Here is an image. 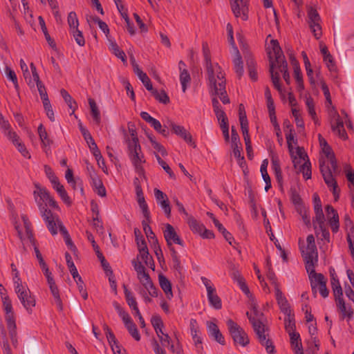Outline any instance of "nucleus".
<instances>
[{
	"mask_svg": "<svg viewBox=\"0 0 354 354\" xmlns=\"http://www.w3.org/2000/svg\"><path fill=\"white\" fill-rule=\"evenodd\" d=\"M270 44L272 46V53L274 55V59H273V57L271 55V52L269 51L268 57H269V62H270V68L269 71L271 76V80L274 88L279 91H281V85L280 83V77L278 72L274 71L275 68H278V69L283 73V78L287 84H290V77L289 72L288 71V63L285 59V56L282 51L281 48L279 46V43L277 39H271Z\"/></svg>",
	"mask_w": 354,
	"mask_h": 354,
	"instance_id": "1",
	"label": "nucleus"
},
{
	"mask_svg": "<svg viewBox=\"0 0 354 354\" xmlns=\"http://www.w3.org/2000/svg\"><path fill=\"white\" fill-rule=\"evenodd\" d=\"M226 324L235 346L239 345L245 347L250 344V339L247 333L237 323L229 319L226 322Z\"/></svg>",
	"mask_w": 354,
	"mask_h": 354,
	"instance_id": "2",
	"label": "nucleus"
},
{
	"mask_svg": "<svg viewBox=\"0 0 354 354\" xmlns=\"http://www.w3.org/2000/svg\"><path fill=\"white\" fill-rule=\"evenodd\" d=\"M319 168L325 183L333 192L335 201H337L339 198L340 189L330 168L328 166H326L324 162L319 163Z\"/></svg>",
	"mask_w": 354,
	"mask_h": 354,
	"instance_id": "3",
	"label": "nucleus"
},
{
	"mask_svg": "<svg viewBox=\"0 0 354 354\" xmlns=\"http://www.w3.org/2000/svg\"><path fill=\"white\" fill-rule=\"evenodd\" d=\"M206 69L209 80V86L211 89H213L216 93H217L218 84L216 83V76L220 82L225 80L224 74L221 71V68L218 64L213 65L212 62H209V63H206Z\"/></svg>",
	"mask_w": 354,
	"mask_h": 354,
	"instance_id": "4",
	"label": "nucleus"
},
{
	"mask_svg": "<svg viewBox=\"0 0 354 354\" xmlns=\"http://www.w3.org/2000/svg\"><path fill=\"white\" fill-rule=\"evenodd\" d=\"M128 147V154L131 162H136L138 161L145 162L143 153L141 151V147L139 142L135 141H130L128 138L126 140Z\"/></svg>",
	"mask_w": 354,
	"mask_h": 354,
	"instance_id": "5",
	"label": "nucleus"
},
{
	"mask_svg": "<svg viewBox=\"0 0 354 354\" xmlns=\"http://www.w3.org/2000/svg\"><path fill=\"white\" fill-rule=\"evenodd\" d=\"M35 186L37 189L33 192L35 198L37 195L40 198V201L47 203V205L54 209L59 208L57 201L50 196V192L45 187H40L39 184H35Z\"/></svg>",
	"mask_w": 354,
	"mask_h": 354,
	"instance_id": "6",
	"label": "nucleus"
},
{
	"mask_svg": "<svg viewBox=\"0 0 354 354\" xmlns=\"http://www.w3.org/2000/svg\"><path fill=\"white\" fill-rule=\"evenodd\" d=\"M254 325V332L257 335L258 339L260 344L265 346L266 350L268 354H276L275 347L273 344V342L269 338H266V335H265L266 329H259L261 326L259 325Z\"/></svg>",
	"mask_w": 354,
	"mask_h": 354,
	"instance_id": "7",
	"label": "nucleus"
},
{
	"mask_svg": "<svg viewBox=\"0 0 354 354\" xmlns=\"http://www.w3.org/2000/svg\"><path fill=\"white\" fill-rule=\"evenodd\" d=\"M154 196L158 205H159L163 209L165 216L167 218H169L171 216V206L167 194H165L161 190L155 188Z\"/></svg>",
	"mask_w": 354,
	"mask_h": 354,
	"instance_id": "8",
	"label": "nucleus"
},
{
	"mask_svg": "<svg viewBox=\"0 0 354 354\" xmlns=\"http://www.w3.org/2000/svg\"><path fill=\"white\" fill-rule=\"evenodd\" d=\"M17 297L28 313H31L36 301L35 297L31 295L30 290L20 292Z\"/></svg>",
	"mask_w": 354,
	"mask_h": 354,
	"instance_id": "9",
	"label": "nucleus"
},
{
	"mask_svg": "<svg viewBox=\"0 0 354 354\" xmlns=\"http://www.w3.org/2000/svg\"><path fill=\"white\" fill-rule=\"evenodd\" d=\"M325 211L328 216L332 232L333 233H337L339 227V215L337 212L330 205H327L325 207Z\"/></svg>",
	"mask_w": 354,
	"mask_h": 354,
	"instance_id": "10",
	"label": "nucleus"
},
{
	"mask_svg": "<svg viewBox=\"0 0 354 354\" xmlns=\"http://www.w3.org/2000/svg\"><path fill=\"white\" fill-rule=\"evenodd\" d=\"M164 237L167 241V245H172L173 243H176L183 246V241L177 234L174 227L169 223L166 224L165 225V230H164Z\"/></svg>",
	"mask_w": 354,
	"mask_h": 354,
	"instance_id": "11",
	"label": "nucleus"
},
{
	"mask_svg": "<svg viewBox=\"0 0 354 354\" xmlns=\"http://www.w3.org/2000/svg\"><path fill=\"white\" fill-rule=\"evenodd\" d=\"M79 128L92 153L99 156L100 149L90 132L81 123L79 124Z\"/></svg>",
	"mask_w": 354,
	"mask_h": 354,
	"instance_id": "12",
	"label": "nucleus"
},
{
	"mask_svg": "<svg viewBox=\"0 0 354 354\" xmlns=\"http://www.w3.org/2000/svg\"><path fill=\"white\" fill-rule=\"evenodd\" d=\"M207 325L209 335L220 344L225 345V337L220 331L218 326L212 322H207Z\"/></svg>",
	"mask_w": 354,
	"mask_h": 354,
	"instance_id": "13",
	"label": "nucleus"
},
{
	"mask_svg": "<svg viewBox=\"0 0 354 354\" xmlns=\"http://www.w3.org/2000/svg\"><path fill=\"white\" fill-rule=\"evenodd\" d=\"M139 257H137L136 259H133L131 261V263L134 268V270L137 272L138 278L140 280V283H143V281H147L150 278L149 274L146 272L145 267L142 264L140 261L138 260Z\"/></svg>",
	"mask_w": 354,
	"mask_h": 354,
	"instance_id": "14",
	"label": "nucleus"
},
{
	"mask_svg": "<svg viewBox=\"0 0 354 354\" xmlns=\"http://www.w3.org/2000/svg\"><path fill=\"white\" fill-rule=\"evenodd\" d=\"M231 133L232 148L233 149V153L235 158H241V152L242 151V148L239 147V145H241L240 138L236 129L233 126L232 127Z\"/></svg>",
	"mask_w": 354,
	"mask_h": 354,
	"instance_id": "15",
	"label": "nucleus"
},
{
	"mask_svg": "<svg viewBox=\"0 0 354 354\" xmlns=\"http://www.w3.org/2000/svg\"><path fill=\"white\" fill-rule=\"evenodd\" d=\"M245 58L246 59V65L249 76L252 81L256 82L258 80L256 62L250 53L245 55Z\"/></svg>",
	"mask_w": 354,
	"mask_h": 354,
	"instance_id": "16",
	"label": "nucleus"
},
{
	"mask_svg": "<svg viewBox=\"0 0 354 354\" xmlns=\"http://www.w3.org/2000/svg\"><path fill=\"white\" fill-rule=\"evenodd\" d=\"M290 339V344L295 354H304L300 335L297 332L288 333Z\"/></svg>",
	"mask_w": 354,
	"mask_h": 354,
	"instance_id": "17",
	"label": "nucleus"
},
{
	"mask_svg": "<svg viewBox=\"0 0 354 354\" xmlns=\"http://www.w3.org/2000/svg\"><path fill=\"white\" fill-rule=\"evenodd\" d=\"M275 297L281 311L284 314L290 313L291 310L290 304L279 288H276Z\"/></svg>",
	"mask_w": 354,
	"mask_h": 354,
	"instance_id": "18",
	"label": "nucleus"
},
{
	"mask_svg": "<svg viewBox=\"0 0 354 354\" xmlns=\"http://www.w3.org/2000/svg\"><path fill=\"white\" fill-rule=\"evenodd\" d=\"M172 132L182 138L187 143L191 145L194 148L196 147L195 142L192 140V135L188 133L183 126L176 124Z\"/></svg>",
	"mask_w": 354,
	"mask_h": 354,
	"instance_id": "19",
	"label": "nucleus"
},
{
	"mask_svg": "<svg viewBox=\"0 0 354 354\" xmlns=\"http://www.w3.org/2000/svg\"><path fill=\"white\" fill-rule=\"evenodd\" d=\"M306 261V269L309 274V279H316L318 274H322V273H317L315 270V264L313 260L315 259V254H305Z\"/></svg>",
	"mask_w": 354,
	"mask_h": 354,
	"instance_id": "20",
	"label": "nucleus"
},
{
	"mask_svg": "<svg viewBox=\"0 0 354 354\" xmlns=\"http://www.w3.org/2000/svg\"><path fill=\"white\" fill-rule=\"evenodd\" d=\"M4 310L6 312V323L15 322V314L12 309V302L8 296L2 298Z\"/></svg>",
	"mask_w": 354,
	"mask_h": 354,
	"instance_id": "21",
	"label": "nucleus"
},
{
	"mask_svg": "<svg viewBox=\"0 0 354 354\" xmlns=\"http://www.w3.org/2000/svg\"><path fill=\"white\" fill-rule=\"evenodd\" d=\"M159 284L162 290L165 293L167 298L171 299L173 297L171 290V283L169 280L162 274H158Z\"/></svg>",
	"mask_w": 354,
	"mask_h": 354,
	"instance_id": "22",
	"label": "nucleus"
},
{
	"mask_svg": "<svg viewBox=\"0 0 354 354\" xmlns=\"http://www.w3.org/2000/svg\"><path fill=\"white\" fill-rule=\"evenodd\" d=\"M212 95H218L221 102L226 104L230 102V98L227 95L226 89H225V80H222L219 82L217 86V93H216L213 89H211Z\"/></svg>",
	"mask_w": 354,
	"mask_h": 354,
	"instance_id": "23",
	"label": "nucleus"
},
{
	"mask_svg": "<svg viewBox=\"0 0 354 354\" xmlns=\"http://www.w3.org/2000/svg\"><path fill=\"white\" fill-rule=\"evenodd\" d=\"M337 310L341 313V319H347V321L351 320L354 315V311L351 306H346L345 301L336 304Z\"/></svg>",
	"mask_w": 354,
	"mask_h": 354,
	"instance_id": "24",
	"label": "nucleus"
},
{
	"mask_svg": "<svg viewBox=\"0 0 354 354\" xmlns=\"http://www.w3.org/2000/svg\"><path fill=\"white\" fill-rule=\"evenodd\" d=\"M50 288V290L54 297L57 307L59 311L63 310V304L59 295V289L55 284V280L48 282Z\"/></svg>",
	"mask_w": 354,
	"mask_h": 354,
	"instance_id": "25",
	"label": "nucleus"
},
{
	"mask_svg": "<svg viewBox=\"0 0 354 354\" xmlns=\"http://www.w3.org/2000/svg\"><path fill=\"white\" fill-rule=\"evenodd\" d=\"M189 326L191 330V335L195 343V345L197 346L198 344H202V338L198 335L200 330L196 319H191Z\"/></svg>",
	"mask_w": 354,
	"mask_h": 354,
	"instance_id": "26",
	"label": "nucleus"
},
{
	"mask_svg": "<svg viewBox=\"0 0 354 354\" xmlns=\"http://www.w3.org/2000/svg\"><path fill=\"white\" fill-rule=\"evenodd\" d=\"M207 299L210 305L216 310L222 308V302L215 290H208Z\"/></svg>",
	"mask_w": 354,
	"mask_h": 354,
	"instance_id": "27",
	"label": "nucleus"
},
{
	"mask_svg": "<svg viewBox=\"0 0 354 354\" xmlns=\"http://www.w3.org/2000/svg\"><path fill=\"white\" fill-rule=\"evenodd\" d=\"M268 161L267 159L263 160L261 165L260 171L261 173L262 178L266 183L265 191L268 192L271 188V180L267 171V167Z\"/></svg>",
	"mask_w": 354,
	"mask_h": 354,
	"instance_id": "28",
	"label": "nucleus"
},
{
	"mask_svg": "<svg viewBox=\"0 0 354 354\" xmlns=\"http://www.w3.org/2000/svg\"><path fill=\"white\" fill-rule=\"evenodd\" d=\"M315 281H317L318 290L320 295L324 298H326L328 296L329 291L326 287V280L325 279L324 274H318Z\"/></svg>",
	"mask_w": 354,
	"mask_h": 354,
	"instance_id": "29",
	"label": "nucleus"
},
{
	"mask_svg": "<svg viewBox=\"0 0 354 354\" xmlns=\"http://www.w3.org/2000/svg\"><path fill=\"white\" fill-rule=\"evenodd\" d=\"M308 245H307V252L305 254H315V261L317 262L318 260V253L317 247L315 242V237L313 234H309L306 239Z\"/></svg>",
	"mask_w": 354,
	"mask_h": 354,
	"instance_id": "30",
	"label": "nucleus"
},
{
	"mask_svg": "<svg viewBox=\"0 0 354 354\" xmlns=\"http://www.w3.org/2000/svg\"><path fill=\"white\" fill-rule=\"evenodd\" d=\"M38 20H39V24L41 26V29L45 36V38L48 42V44H49V46L53 48V49H55L56 48V44L54 41L53 39L51 38V37L50 36L48 32V30H47V28H46V24H45V21L44 19V18L41 17V16H39L38 17Z\"/></svg>",
	"mask_w": 354,
	"mask_h": 354,
	"instance_id": "31",
	"label": "nucleus"
},
{
	"mask_svg": "<svg viewBox=\"0 0 354 354\" xmlns=\"http://www.w3.org/2000/svg\"><path fill=\"white\" fill-rule=\"evenodd\" d=\"M37 131L42 145L44 147H48L50 148V145L53 144V140L48 138L46 129L42 124H40V125L38 127Z\"/></svg>",
	"mask_w": 354,
	"mask_h": 354,
	"instance_id": "32",
	"label": "nucleus"
},
{
	"mask_svg": "<svg viewBox=\"0 0 354 354\" xmlns=\"http://www.w3.org/2000/svg\"><path fill=\"white\" fill-rule=\"evenodd\" d=\"M88 104L91 108V114L93 119V121L96 124L99 125L101 122V117L98 107L95 100L92 98L88 99Z\"/></svg>",
	"mask_w": 354,
	"mask_h": 354,
	"instance_id": "33",
	"label": "nucleus"
},
{
	"mask_svg": "<svg viewBox=\"0 0 354 354\" xmlns=\"http://www.w3.org/2000/svg\"><path fill=\"white\" fill-rule=\"evenodd\" d=\"M214 225L218 229V230L222 233L223 237L229 243L230 245H233L232 243L234 242V239L231 234L230 232H229L224 227L223 225L219 222L218 220L214 221Z\"/></svg>",
	"mask_w": 354,
	"mask_h": 354,
	"instance_id": "34",
	"label": "nucleus"
},
{
	"mask_svg": "<svg viewBox=\"0 0 354 354\" xmlns=\"http://www.w3.org/2000/svg\"><path fill=\"white\" fill-rule=\"evenodd\" d=\"M308 13V24H315V23H319L321 21V17L317 11V10L313 6H309L307 10Z\"/></svg>",
	"mask_w": 354,
	"mask_h": 354,
	"instance_id": "35",
	"label": "nucleus"
},
{
	"mask_svg": "<svg viewBox=\"0 0 354 354\" xmlns=\"http://www.w3.org/2000/svg\"><path fill=\"white\" fill-rule=\"evenodd\" d=\"M314 211H315V216L313 218V222L314 229L315 230V234H317L318 233L317 232V227L316 225V223L318 224L319 227L321 225L322 226L324 225H325V223H324L325 218H324V215L322 209H314Z\"/></svg>",
	"mask_w": 354,
	"mask_h": 354,
	"instance_id": "36",
	"label": "nucleus"
},
{
	"mask_svg": "<svg viewBox=\"0 0 354 354\" xmlns=\"http://www.w3.org/2000/svg\"><path fill=\"white\" fill-rule=\"evenodd\" d=\"M60 94L63 99L64 100L65 102L68 104V107L72 109L73 113H74L75 110L77 109V103L75 101H74L71 97V95L68 93V92L62 88L60 91Z\"/></svg>",
	"mask_w": 354,
	"mask_h": 354,
	"instance_id": "37",
	"label": "nucleus"
},
{
	"mask_svg": "<svg viewBox=\"0 0 354 354\" xmlns=\"http://www.w3.org/2000/svg\"><path fill=\"white\" fill-rule=\"evenodd\" d=\"M37 195H36V198H35V201L38 205L40 214L44 220H46L48 218V216H51L53 213L52 212L47 208V203L43 204L42 201L37 200Z\"/></svg>",
	"mask_w": 354,
	"mask_h": 354,
	"instance_id": "38",
	"label": "nucleus"
},
{
	"mask_svg": "<svg viewBox=\"0 0 354 354\" xmlns=\"http://www.w3.org/2000/svg\"><path fill=\"white\" fill-rule=\"evenodd\" d=\"M188 225L193 232L201 234L204 229V225L200 223L193 216H189L187 221Z\"/></svg>",
	"mask_w": 354,
	"mask_h": 354,
	"instance_id": "39",
	"label": "nucleus"
},
{
	"mask_svg": "<svg viewBox=\"0 0 354 354\" xmlns=\"http://www.w3.org/2000/svg\"><path fill=\"white\" fill-rule=\"evenodd\" d=\"M109 49L118 58L120 59L123 62H127L124 52L119 48L118 45L115 41H110Z\"/></svg>",
	"mask_w": 354,
	"mask_h": 354,
	"instance_id": "40",
	"label": "nucleus"
},
{
	"mask_svg": "<svg viewBox=\"0 0 354 354\" xmlns=\"http://www.w3.org/2000/svg\"><path fill=\"white\" fill-rule=\"evenodd\" d=\"M180 82L182 86V91L185 93L189 84L191 82V77L188 71L184 68L180 74Z\"/></svg>",
	"mask_w": 354,
	"mask_h": 354,
	"instance_id": "41",
	"label": "nucleus"
},
{
	"mask_svg": "<svg viewBox=\"0 0 354 354\" xmlns=\"http://www.w3.org/2000/svg\"><path fill=\"white\" fill-rule=\"evenodd\" d=\"M151 93L155 97V99L158 102L164 104H167L168 103H169V97L164 90H162L160 92H158V90L153 88V90L151 91Z\"/></svg>",
	"mask_w": 354,
	"mask_h": 354,
	"instance_id": "42",
	"label": "nucleus"
},
{
	"mask_svg": "<svg viewBox=\"0 0 354 354\" xmlns=\"http://www.w3.org/2000/svg\"><path fill=\"white\" fill-rule=\"evenodd\" d=\"M233 64L234 66V71L238 77L240 79L243 75V62L241 55H239V57H234Z\"/></svg>",
	"mask_w": 354,
	"mask_h": 354,
	"instance_id": "43",
	"label": "nucleus"
},
{
	"mask_svg": "<svg viewBox=\"0 0 354 354\" xmlns=\"http://www.w3.org/2000/svg\"><path fill=\"white\" fill-rule=\"evenodd\" d=\"M299 171L302 172L303 177L306 180H308L311 178L312 176V171H311V163L309 159H307L303 165L300 166Z\"/></svg>",
	"mask_w": 354,
	"mask_h": 354,
	"instance_id": "44",
	"label": "nucleus"
},
{
	"mask_svg": "<svg viewBox=\"0 0 354 354\" xmlns=\"http://www.w3.org/2000/svg\"><path fill=\"white\" fill-rule=\"evenodd\" d=\"M46 223L47 228L50 231L52 235H55L57 234V218H55V216L52 214L51 216H48V218L46 220H44Z\"/></svg>",
	"mask_w": 354,
	"mask_h": 354,
	"instance_id": "45",
	"label": "nucleus"
},
{
	"mask_svg": "<svg viewBox=\"0 0 354 354\" xmlns=\"http://www.w3.org/2000/svg\"><path fill=\"white\" fill-rule=\"evenodd\" d=\"M142 286L145 288L148 291L149 294L153 297H156L158 295V290L154 286L152 280L151 279L145 281H143L142 283Z\"/></svg>",
	"mask_w": 354,
	"mask_h": 354,
	"instance_id": "46",
	"label": "nucleus"
},
{
	"mask_svg": "<svg viewBox=\"0 0 354 354\" xmlns=\"http://www.w3.org/2000/svg\"><path fill=\"white\" fill-rule=\"evenodd\" d=\"M150 125L154 129L155 131L160 133L165 138L169 136V131H167V129H163V126L161 124L160 122L156 118L153 119Z\"/></svg>",
	"mask_w": 354,
	"mask_h": 354,
	"instance_id": "47",
	"label": "nucleus"
},
{
	"mask_svg": "<svg viewBox=\"0 0 354 354\" xmlns=\"http://www.w3.org/2000/svg\"><path fill=\"white\" fill-rule=\"evenodd\" d=\"M11 323H7V326L9 330V335L11 339V342L12 345L16 347L17 345V331H16V324L15 322H12V324Z\"/></svg>",
	"mask_w": 354,
	"mask_h": 354,
	"instance_id": "48",
	"label": "nucleus"
},
{
	"mask_svg": "<svg viewBox=\"0 0 354 354\" xmlns=\"http://www.w3.org/2000/svg\"><path fill=\"white\" fill-rule=\"evenodd\" d=\"M336 118H335V122L331 124V129L333 131L336 132L337 130H341L343 133V135H346V130L344 127V122L340 118L339 114L337 113H335Z\"/></svg>",
	"mask_w": 354,
	"mask_h": 354,
	"instance_id": "49",
	"label": "nucleus"
},
{
	"mask_svg": "<svg viewBox=\"0 0 354 354\" xmlns=\"http://www.w3.org/2000/svg\"><path fill=\"white\" fill-rule=\"evenodd\" d=\"M103 329H104V331L106 336V338H107L109 345L111 346L113 344H118V341L116 339L114 333H113L111 329L106 324H104Z\"/></svg>",
	"mask_w": 354,
	"mask_h": 354,
	"instance_id": "50",
	"label": "nucleus"
},
{
	"mask_svg": "<svg viewBox=\"0 0 354 354\" xmlns=\"http://www.w3.org/2000/svg\"><path fill=\"white\" fill-rule=\"evenodd\" d=\"M97 257L100 261L102 267L103 268L105 273H112V269L109 263V262L106 260L105 257H104L103 254L100 252L98 250H96Z\"/></svg>",
	"mask_w": 354,
	"mask_h": 354,
	"instance_id": "51",
	"label": "nucleus"
},
{
	"mask_svg": "<svg viewBox=\"0 0 354 354\" xmlns=\"http://www.w3.org/2000/svg\"><path fill=\"white\" fill-rule=\"evenodd\" d=\"M68 24L71 30L78 28L79 21L75 12H69L68 15Z\"/></svg>",
	"mask_w": 354,
	"mask_h": 354,
	"instance_id": "52",
	"label": "nucleus"
},
{
	"mask_svg": "<svg viewBox=\"0 0 354 354\" xmlns=\"http://www.w3.org/2000/svg\"><path fill=\"white\" fill-rule=\"evenodd\" d=\"M141 258L142 260L145 262V265L148 266L149 268H151L152 270H155V263L154 261L152 258V257L150 255L149 252H148V254L146 255V254L144 252L140 253L138 256Z\"/></svg>",
	"mask_w": 354,
	"mask_h": 354,
	"instance_id": "53",
	"label": "nucleus"
},
{
	"mask_svg": "<svg viewBox=\"0 0 354 354\" xmlns=\"http://www.w3.org/2000/svg\"><path fill=\"white\" fill-rule=\"evenodd\" d=\"M29 240H30V243H32V245L34 246L35 253L36 257L39 261V265L41 263L44 264V263H45V261L43 259V257H42L38 247L36 245V240L33 237V234L31 232H30V235L29 236Z\"/></svg>",
	"mask_w": 354,
	"mask_h": 354,
	"instance_id": "54",
	"label": "nucleus"
},
{
	"mask_svg": "<svg viewBox=\"0 0 354 354\" xmlns=\"http://www.w3.org/2000/svg\"><path fill=\"white\" fill-rule=\"evenodd\" d=\"M129 333V334L135 339L136 341L140 340V335L138 332V328L134 322L129 324V325L125 326Z\"/></svg>",
	"mask_w": 354,
	"mask_h": 354,
	"instance_id": "55",
	"label": "nucleus"
},
{
	"mask_svg": "<svg viewBox=\"0 0 354 354\" xmlns=\"http://www.w3.org/2000/svg\"><path fill=\"white\" fill-rule=\"evenodd\" d=\"M138 77L141 80L142 84L145 85L147 90H148L149 91H152L153 90L151 82L145 73H144V72L140 73V74H138Z\"/></svg>",
	"mask_w": 354,
	"mask_h": 354,
	"instance_id": "56",
	"label": "nucleus"
},
{
	"mask_svg": "<svg viewBox=\"0 0 354 354\" xmlns=\"http://www.w3.org/2000/svg\"><path fill=\"white\" fill-rule=\"evenodd\" d=\"M150 223H147V221H142V225L143 227V230L147 237L148 239H153V243H155V239H156L154 233L153 232L151 227L149 225Z\"/></svg>",
	"mask_w": 354,
	"mask_h": 354,
	"instance_id": "57",
	"label": "nucleus"
},
{
	"mask_svg": "<svg viewBox=\"0 0 354 354\" xmlns=\"http://www.w3.org/2000/svg\"><path fill=\"white\" fill-rule=\"evenodd\" d=\"M56 192H57L61 199L65 204H66L68 206H70L71 205V199L68 196L64 186H62L61 187L58 188V189Z\"/></svg>",
	"mask_w": 354,
	"mask_h": 354,
	"instance_id": "58",
	"label": "nucleus"
},
{
	"mask_svg": "<svg viewBox=\"0 0 354 354\" xmlns=\"http://www.w3.org/2000/svg\"><path fill=\"white\" fill-rule=\"evenodd\" d=\"M5 73H6L7 77L9 80H10L12 82V83L14 84L15 88L16 89H18L19 84H18L17 77L15 72L13 70H12L10 67L6 66V69H5Z\"/></svg>",
	"mask_w": 354,
	"mask_h": 354,
	"instance_id": "59",
	"label": "nucleus"
},
{
	"mask_svg": "<svg viewBox=\"0 0 354 354\" xmlns=\"http://www.w3.org/2000/svg\"><path fill=\"white\" fill-rule=\"evenodd\" d=\"M71 32L76 43L80 46H84L85 39L83 36L82 32L80 31L78 28L74 29L71 30Z\"/></svg>",
	"mask_w": 354,
	"mask_h": 354,
	"instance_id": "60",
	"label": "nucleus"
},
{
	"mask_svg": "<svg viewBox=\"0 0 354 354\" xmlns=\"http://www.w3.org/2000/svg\"><path fill=\"white\" fill-rule=\"evenodd\" d=\"M42 102H43L44 108L46 111L47 117L51 122H54L55 118L54 111L53 110L50 100H48L47 101H44Z\"/></svg>",
	"mask_w": 354,
	"mask_h": 354,
	"instance_id": "61",
	"label": "nucleus"
},
{
	"mask_svg": "<svg viewBox=\"0 0 354 354\" xmlns=\"http://www.w3.org/2000/svg\"><path fill=\"white\" fill-rule=\"evenodd\" d=\"M344 222L346 230L348 231L347 234H351L354 238V224L348 214H345L344 217Z\"/></svg>",
	"mask_w": 354,
	"mask_h": 354,
	"instance_id": "62",
	"label": "nucleus"
},
{
	"mask_svg": "<svg viewBox=\"0 0 354 354\" xmlns=\"http://www.w3.org/2000/svg\"><path fill=\"white\" fill-rule=\"evenodd\" d=\"M139 253H145L146 255L148 254V248L147 245L146 241L144 238V236H140V239L136 241Z\"/></svg>",
	"mask_w": 354,
	"mask_h": 354,
	"instance_id": "63",
	"label": "nucleus"
},
{
	"mask_svg": "<svg viewBox=\"0 0 354 354\" xmlns=\"http://www.w3.org/2000/svg\"><path fill=\"white\" fill-rule=\"evenodd\" d=\"M290 200L295 205L303 203L302 199L295 187L290 188Z\"/></svg>",
	"mask_w": 354,
	"mask_h": 354,
	"instance_id": "64",
	"label": "nucleus"
}]
</instances>
